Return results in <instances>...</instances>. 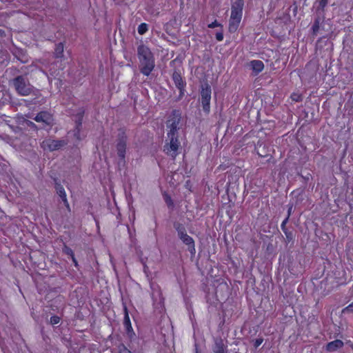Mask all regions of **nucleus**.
Wrapping results in <instances>:
<instances>
[{"mask_svg": "<svg viewBox=\"0 0 353 353\" xmlns=\"http://www.w3.org/2000/svg\"><path fill=\"white\" fill-rule=\"evenodd\" d=\"M141 72L145 76H149L155 66L154 57L148 47L141 45L137 49Z\"/></svg>", "mask_w": 353, "mask_h": 353, "instance_id": "obj_1", "label": "nucleus"}, {"mask_svg": "<svg viewBox=\"0 0 353 353\" xmlns=\"http://www.w3.org/2000/svg\"><path fill=\"white\" fill-rule=\"evenodd\" d=\"M243 5V0H236L232 4L231 15L229 21V31L230 32H234L238 29L242 18Z\"/></svg>", "mask_w": 353, "mask_h": 353, "instance_id": "obj_2", "label": "nucleus"}, {"mask_svg": "<svg viewBox=\"0 0 353 353\" xmlns=\"http://www.w3.org/2000/svg\"><path fill=\"white\" fill-rule=\"evenodd\" d=\"M13 85L17 93L21 96H28L33 91L32 86L22 76L16 77L13 80Z\"/></svg>", "mask_w": 353, "mask_h": 353, "instance_id": "obj_3", "label": "nucleus"}, {"mask_svg": "<svg viewBox=\"0 0 353 353\" xmlns=\"http://www.w3.org/2000/svg\"><path fill=\"white\" fill-rule=\"evenodd\" d=\"M181 114L178 111H174L167 122L168 137L178 135Z\"/></svg>", "mask_w": 353, "mask_h": 353, "instance_id": "obj_4", "label": "nucleus"}, {"mask_svg": "<svg viewBox=\"0 0 353 353\" xmlns=\"http://www.w3.org/2000/svg\"><path fill=\"white\" fill-rule=\"evenodd\" d=\"M169 142L164 146V151L170 156L175 158L179 154L178 150L181 143L178 140V135L168 137Z\"/></svg>", "mask_w": 353, "mask_h": 353, "instance_id": "obj_5", "label": "nucleus"}, {"mask_svg": "<svg viewBox=\"0 0 353 353\" xmlns=\"http://www.w3.org/2000/svg\"><path fill=\"white\" fill-rule=\"evenodd\" d=\"M66 145L64 140H54L52 139H46L43 140L41 144V148L46 151H55Z\"/></svg>", "mask_w": 353, "mask_h": 353, "instance_id": "obj_6", "label": "nucleus"}, {"mask_svg": "<svg viewBox=\"0 0 353 353\" xmlns=\"http://www.w3.org/2000/svg\"><path fill=\"white\" fill-rule=\"evenodd\" d=\"M325 11L315 10L314 14V23L311 28L312 36H316L320 30V26L325 20Z\"/></svg>", "mask_w": 353, "mask_h": 353, "instance_id": "obj_7", "label": "nucleus"}, {"mask_svg": "<svg viewBox=\"0 0 353 353\" xmlns=\"http://www.w3.org/2000/svg\"><path fill=\"white\" fill-rule=\"evenodd\" d=\"M201 96L203 110L206 112H208L210 110L211 89L208 84L205 83L201 85Z\"/></svg>", "mask_w": 353, "mask_h": 353, "instance_id": "obj_8", "label": "nucleus"}, {"mask_svg": "<svg viewBox=\"0 0 353 353\" xmlns=\"http://www.w3.org/2000/svg\"><path fill=\"white\" fill-rule=\"evenodd\" d=\"M255 150L257 154L261 157H271V148L270 146L261 141L257 142L255 147Z\"/></svg>", "mask_w": 353, "mask_h": 353, "instance_id": "obj_9", "label": "nucleus"}, {"mask_svg": "<svg viewBox=\"0 0 353 353\" xmlns=\"http://www.w3.org/2000/svg\"><path fill=\"white\" fill-rule=\"evenodd\" d=\"M38 123H42L46 125H52L53 123V119L52 114L48 112H41L39 113L34 118Z\"/></svg>", "mask_w": 353, "mask_h": 353, "instance_id": "obj_10", "label": "nucleus"}, {"mask_svg": "<svg viewBox=\"0 0 353 353\" xmlns=\"http://www.w3.org/2000/svg\"><path fill=\"white\" fill-rule=\"evenodd\" d=\"M250 66L254 75H257L263 70L264 63L261 60H253L250 62Z\"/></svg>", "mask_w": 353, "mask_h": 353, "instance_id": "obj_11", "label": "nucleus"}, {"mask_svg": "<svg viewBox=\"0 0 353 353\" xmlns=\"http://www.w3.org/2000/svg\"><path fill=\"white\" fill-rule=\"evenodd\" d=\"M125 316H124V325L125 327L126 332L129 336L130 338H132L134 333L133 332V329L130 323V317L128 315V312L127 310V308L125 307Z\"/></svg>", "mask_w": 353, "mask_h": 353, "instance_id": "obj_12", "label": "nucleus"}, {"mask_svg": "<svg viewBox=\"0 0 353 353\" xmlns=\"http://www.w3.org/2000/svg\"><path fill=\"white\" fill-rule=\"evenodd\" d=\"M126 150V141L124 139H121L119 141L117 144V151L118 156L121 159H125Z\"/></svg>", "mask_w": 353, "mask_h": 353, "instance_id": "obj_13", "label": "nucleus"}, {"mask_svg": "<svg viewBox=\"0 0 353 353\" xmlns=\"http://www.w3.org/2000/svg\"><path fill=\"white\" fill-rule=\"evenodd\" d=\"M343 346V342L341 340L336 339L328 343L326 345V350L328 352H334Z\"/></svg>", "mask_w": 353, "mask_h": 353, "instance_id": "obj_14", "label": "nucleus"}, {"mask_svg": "<svg viewBox=\"0 0 353 353\" xmlns=\"http://www.w3.org/2000/svg\"><path fill=\"white\" fill-rule=\"evenodd\" d=\"M172 78L175 85L180 90V93L183 94L184 90L185 83L183 82L181 74H179L178 72H174Z\"/></svg>", "mask_w": 353, "mask_h": 353, "instance_id": "obj_15", "label": "nucleus"}, {"mask_svg": "<svg viewBox=\"0 0 353 353\" xmlns=\"http://www.w3.org/2000/svg\"><path fill=\"white\" fill-rule=\"evenodd\" d=\"M56 191L58 195L60 196V198L62 199L63 202L64 203L65 205L67 208H70V205L67 199V195L66 192L63 188V187L59 184L56 185Z\"/></svg>", "mask_w": 353, "mask_h": 353, "instance_id": "obj_16", "label": "nucleus"}, {"mask_svg": "<svg viewBox=\"0 0 353 353\" xmlns=\"http://www.w3.org/2000/svg\"><path fill=\"white\" fill-rule=\"evenodd\" d=\"M178 232L179 237L183 241V242L194 249V245L193 239L189 235H188L184 231L179 230Z\"/></svg>", "mask_w": 353, "mask_h": 353, "instance_id": "obj_17", "label": "nucleus"}, {"mask_svg": "<svg viewBox=\"0 0 353 353\" xmlns=\"http://www.w3.org/2000/svg\"><path fill=\"white\" fill-rule=\"evenodd\" d=\"M288 222V217H286L283 221L281 228L282 231L284 232V234L286 236V239L290 242L293 239L294 235H293L292 232L288 230V228H286V224Z\"/></svg>", "mask_w": 353, "mask_h": 353, "instance_id": "obj_18", "label": "nucleus"}, {"mask_svg": "<svg viewBox=\"0 0 353 353\" xmlns=\"http://www.w3.org/2000/svg\"><path fill=\"white\" fill-rule=\"evenodd\" d=\"M328 3V0H316L314 8L319 11H325V8Z\"/></svg>", "mask_w": 353, "mask_h": 353, "instance_id": "obj_19", "label": "nucleus"}, {"mask_svg": "<svg viewBox=\"0 0 353 353\" xmlns=\"http://www.w3.org/2000/svg\"><path fill=\"white\" fill-rule=\"evenodd\" d=\"M63 52V45L62 43H59L56 45L54 49V54L57 58L61 57Z\"/></svg>", "mask_w": 353, "mask_h": 353, "instance_id": "obj_20", "label": "nucleus"}, {"mask_svg": "<svg viewBox=\"0 0 353 353\" xmlns=\"http://www.w3.org/2000/svg\"><path fill=\"white\" fill-rule=\"evenodd\" d=\"M63 252H64L66 254H68V255H69V256H71L72 261L74 262V263L75 266H77V260H76V259H75V257H74V252H73V251L72 250V249H70V248H68V247H66V246H65V247L63 248Z\"/></svg>", "mask_w": 353, "mask_h": 353, "instance_id": "obj_21", "label": "nucleus"}, {"mask_svg": "<svg viewBox=\"0 0 353 353\" xmlns=\"http://www.w3.org/2000/svg\"><path fill=\"white\" fill-rule=\"evenodd\" d=\"M148 30V26L145 23H142L138 26V33L141 35L144 34Z\"/></svg>", "mask_w": 353, "mask_h": 353, "instance_id": "obj_22", "label": "nucleus"}, {"mask_svg": "<svg viewBox=\"0 0 353 353\" xmlns=\"http://www.w3.org/2000/svg\"><path fill=\"white\" fill-rule=\"evenodd\" d=\"M208 301L211 304L216 306L219 303V299L217 298H214L212 295L208 294L207 296Z\"/></svg>", "mask_w": 353, "mask_h": 353, "instance_id": "obj_23", "label": "nucleus"}, {"mask_svg": "<svg viewBox=\"0 0 353 353\" xmlns=\"http://www.w3.org/2000/svg\"><path fill=\"white\" fill-rule=\"evenodd\" d=\"M343 314L353 313V302L342 310Z\"/></svg>", "mask_w": 353, "mask_h": 353, "instance_id": "obj_24", "label": "nucleus"}, {"mask_svg": "<svg viewBox=\"0 0 353 353\" xmlns=\"http://www.w3.org/2000/svg\"><path fill=\"white\" fill-rule=\"evenodd\" d=\"M163 198H164V200H165V203H167V205L169 207L173 205L172 200L171 197L168 194H163Z\"/></svg>", "mask_w": 353, "mask_h": 353, "instance_id": "obj_25", "label": "nucleus"}, {"mask_svg": "<svg viewBox=\"0 0 353 353\" xmlns=\"http://www.w3.org/2000/svg\"><path fill=\"white\" fill-rule=\"evenodd\" d=\"M119 353H132L124 345H120L118 347Z\"/></svg>", "mask_w": 353, "mask_h": 353, "instance_id": "obj_26", "label": "nucleus"}, {"mask_svg": "<svg viewBox=\"0 0 353 353\" xmlns=\"http://www.w3.org/2000/svg\"><path fill=\"white\" fill-rule=\"evenodd\" d=\"M214 353H221V345L218 341H215V345L214 347Z\"/></svg>", "mask_w": 353, "mask_h": 353, "instance_id": "obj_27", "label": "nucleus"}, {"mask_svg": "<svg viewBox=\"0 0 353 353\" xmlns=\"http://www.w3.org/2000/svg\"><path fill=\"white\" fill-rule=\"evenodd\" d=\"M60 321V319L59 316H53L50 318V323L52 324V325H55V324H57L59 323Z\"/></svg>", "mask_w": 353, "mask_h": 353, "instance_id": "obj_28", "label": "nucleus"}, {"mask_svg": "<svg viewBox=\"0 0 353 353\" xmlns=\"http://www.w3.org/2000/svg\"><path fill=\"white\" fill-rule=\"evenodd\" d=\"M263 341L262 338L256 339L254 341V346L255 348H257Z\"/></svg>", "mask_w": 353, "mask_h": 353, "instance_id": "obj_29", "label": "nucleus"}, {"mask_svg": "<svg viewBox=\"0 0 353 353\" xmlns=\"http://www.w3.org/2000/svg\"><path fill=\"white\" fill-rule=\"evenodd\" d=\"M292 208H293V204H289L288 209V215H287V217H288V219L290 218V216L292 214Z\"/></svg>", "mask_w": 353, "mask_h": 353, "instance_id": "obj_30", "label": "nucleus"}, {"mask_svg": "<svg viewBox=\"0 0 353 353\" xmlns=\"http://www.w3.org/2000/svg\"><path fill=\"white\" fill-rule=\"evenodd\" d=\"M81 125V123H79L78 126L77 127V132L74 133V135L75 137H77V139H80V137H79V126Z\"/></svg>", "mask_w": 353, "mask_h": 353, "instance_id": "obj_31", "label": "nucleus"}, {"mask_svg": "<svg viewBox=\"0 0 353 353\" xmlns=\"http://www.w3.org/2000/svg\"><path fill=\"white\" fill-rule=\"evenodd\" d=\"M219 26V24L217 23V21H214V22H212V23H210V24L208 25V27H209V28H213L217 27V26Z\"/></svg>", "mask_w": 353, "mask_h": 353, "instance_id": "obj_32", "label": "nucleus"}, {"mask_svg": "<svg viewBox=\"0 0 353 353\" xmlns=\"http://www.w3.org/2000/svg\"><path fill=\"white\" fill-rule=\"evenodd\" d=\"M143 264V272L147 274L148 271V267L145 265V263L144 262H142Z\"/></svg>", "mask_w": 353, "mask_h": 353, "instance_id": "obj_33", "label": "nucleus"}, {"mask_svg": "<svg viewBox=\"0 0 353 353\" xmlns=\"http://www.w3.org/2000/svg\"><path fill=\"white\" fill-rule=\"evenodd\" d=\"M216 38L218 41H221V32H217L216 34Z\"/></svg>", "mask_w": 353, "mask_h": 353, "instance_id": "obj_34", "label": "nucleus"}, {"mask_svg": "<svg viewBox=\"0 0 353 353\" xmlns=\"http://www.w3.org/2000/svg\"><path fill=\"white\" fill-rule=\"evenodd\" d=\"M226 193H227V194H228V199H229L230 202H231V201H232V200H231V199H230V195H229V194H228V189H227V190H226Z\"/></svg>", "mask_w": 353, "mask_h": 353, "instance_id": "obj_35", "label": "nucleus"}, {"mask_svg": "<svg viewBox=\"0 0 353 353\" xmlns=\"http://www.w3.org/2000/svg\"><path fill=\"white\" fill-rule=\"evenodd\" d=\"M28 125L34 126V123H32V121H28Z\"/></svg>", "mask_w": 353, "mask_h": 353, "instance_id": "obj_36", "label": "nucleus"}, {"mask_svg": "<svg viewBox=\"0 0 353 353\" xmlns=\"http://www.w3.org/2000/svg\"><path fill=\"white\" fill-rule=\"evenodd\" d=\"M227 213H228V216H229V217L230 219L232 217V214H230V211H227Z\"/></svg>", "mask_w": 353, "mask_h": 353, "instance_id": "obj_37", "label": "nucleus"}, {"mask_svg": "<svg viewBox=\"0 0 353 353\" xmlns=\"http://www.w3.org/2000/svg\"><path fill=\"white\" fill-rule=\"evenodd\" d=\"M222 353H223V350L222 349Z\"/></svg>", "mask_w": 353, "mask_h": 353, "instance_id": "obj_38", "label": "nucleus"}, {"mask_svg": "<svg viewBox=\"0 0 353 353\" xmlns=\"http://www.w3.org/2000/svg\"><path fill=\"white\" fill-rule=\"evenodd\" d=\"M1 33V31L0 30V34Z\"/></svg>", "mask_w": 353, "mask_h": 353, "instance_id": "obj_39", "label": "nucleus"}, {"mask_svg": "<svg viewBox=\"0 0 353 353\" xmlns=\"http://www.w3.org/2000/svg\"><path fill=\"white\" fill-rule=\"evenodd\" d=\"M196 353H197V352Z\"/></svg>", "mask_w": 353, "mask_h": 353, "instance_id": "obj_40", "label": "nucleus"}]
</instances>
